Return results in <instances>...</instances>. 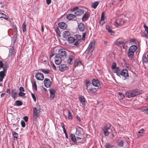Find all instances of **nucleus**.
<instances>
[{"instance_id":"obj_1","label":"nucleus","mask_w":148,"mask_h":148,"mask_svg":"<svg viewBox=\"0 0 148 148\" xmlns=\"http://www.w3.org/2000/svg\"><path fill=\"white\" fill-rule=\"evenodd\" d=\"M70 12H74V14L76 16H81L84 13L83 9L79 8L78 6L75 7L71 8L70 10Z\"/></svg>"},{"instance_id":"obj_2","label":"nucleus","mask_w":148,"mask_h":148,"mask_svg":"<svg viewBox=\"0 0 148 148\" xmlns=\"http://www.w3.org/2000/svg\"><path fill=\"white\" fill-rule=\"evenodd\" d=\"M68 53L65 58V61L68 64H72L74 59L75 54L73 52H68Z\"/></svg>"},{"instance_id":"obj_3","label":"nucleus","mask_w":148,"mask_h":148,"mask_svg":"<svg viewBox=\"0 0 148 148\" xmlns=\"http://www.w3.org/2000/svg\"><path fill=\"white\" fill-rule=\"evenodd\" d=\"M140 91L138 90H130L125 93L126 97L129 98L133 97L140 93Z\"/></svg>"},{"instance_id":"obj_4","label":"nucleus","mask_w":148,"mask_h":148,"mask_svg":"<svg viewBox=\"0 0 148 148\" xmlns=\"http://www.w3.org/2000/svg\"><path fill=\"white\" fill-rule=\"evenodd\" d=\"M8 65H5L3 69V71L0 72V82H2L6 75V71L8 68Z\"/></svg>"},{"instance_id":"obj_5","label":"nucleus","mask_w":148,"mask_h":148,"mask_svg":"<svg viewBox=\"0 0 148 148\" xmlns=\"http://www.w3.org/2000/svg\"><path fill=\"white\" fill-rule=\"evenodd\" d=\"M111 125L108 124L104 126L102 129L103 131L105 136H108L111 132L112 130L110 129Z\"/></svg>"},{"instance_id":"obj_6","label":"nucleus","mask_w":148,"mask_h":148,"mask_svg":"<svg viewBox=\"0 0 148 148\" xmlns=\"http://www.w3.org/2000/svg\"><path fill=\"white\" fill-rule=\"evenodd\" d=\"M95 42L94 41H92L90 43L86 51L88 53L90 54L93 51L95 48Z\"/></svg>"},{"instance_id":"obj_7","label":"nucleus","mask_w":148,"mask_h":148,"mask_svg":"<svg viewBox=\"0 0 148 148\" xmlns=\"http://www.w3.org/2000/svg\"><path fill=\"white\" fill-rule=\"evenodd\" d=\"M58 53L57 55H58L59 56H61L62 58H64L66 57L68 54V52H66L64 49H60L58 50Z\"/></svg>"},{"instance_id":"obj_8","label":"nucleus","mask_w":148,"mask_h":148,"mask_svg":"<svg viewBox=\"0 0 148 148\" xmlns=\"http://www.w3.org/2000/svg\"><path fill=\"white\" fill-rule=\"evenodd\" d=\"M82 129L79 127H77L76 128V134L78 136L77 139H83L82 135Z\"/></svg>"},{"instance_id":"obj_9","label":"nucleus","mask_w":148,"mask_h":148,"mask_svg":"<svg viewBox=\"0 0 148 148\" xmlns=\"http://www.w3.org/2000/svg\"><path fill=\"white\" fill-rule=\"evenodd\" d=\"M15 54V51L14 47H10L9 49V54L8 58L10 59H12Z\"/></svg>"},{"instance_id":"obj_10","label":"nucleus","mask_w":148,"mask_h":148,"mask_svg":"<svg viewBox=\"0 0 148 148\" xmlns=\"http://www.w3.org/2000/svg\"><path fill=\"white\" fill-rule=\"evenodd\" d=\"M120 75L125 78V79L126 78L128 77L129 75L127 70L126 69H124L121 71L118 76H120Z\"/></svg>"},{"instance_id":"obj_11","label":"nucleus","mask_w":148,"mask_h":148,"mask_svg":"<svg viewBox=\"0 0 148 148\" xmlns=\"http://www.w3.org/2000/svg\"><path fill=\"white\" fill-rule=\"evenodd\" d=\"M92 84L98 89L100 87V82L97 79H94L92 80Z\"/></svg>"},{"instance_id":"obj_12","label":"nucleus","mask_w":148,"mask_h":148,"mask_svg":"<svg viewBox=\"0 0 148 148\" xmlns=\"http://www.w3.org/2000/svg\"><path fill=\"white\" fill-rule=\"evenodd\" d=\"M62 58L58 55H56L55 57V64L57 65H59L62 61Z\"/></svg>"},{"instance_id":"obj_13","label":"nucleus","mask_w":148,"mask_h":148,"mask_svg":"<svg viewBox=\"0 0 148 148\" xmlns=\"http://www.w3.org/2000/svg\"><path fill=\"white\" fill-rule=\"evenodd\" d=\"M44 82L45 86L47 88L49 87L51 85V82L48 78H45Z\"/></svg>"},{"instance_id":"obj_14","label":"nucleus","mask_w":148,"mask_h":148,"mask_svg":"<svg viewBox=\"0 0 148 148\" xmlns=\"http://www.w3.org/2000/svg\"><path fill=\"white\" fill-rule=\"evenodd\" d=\"M35 77L36 79L39 80H42L44 78V76L43 74L40 73L38 72L36 74Z\"/></svg>"},{"instance_id":"obj_15","label":"nucleus","mask_w":148,"mask_h":148,"mask_svg":"<svg viewBox=\"0 0 148 148\" xmlns=\"http://www.w3.org/2000/svg\"><path fill=\"white\" fill-rule=\"evenodd\" d=\"M40 111L37 110L36 108H34L33 109V115L35 118H36L39 116V112Z\"/></svg>"},{"instance_id":"obj_16","label":"nucleus","mask_w":148,"mask_h":148,"mask_svg":"<svg viewBox=\"0 0 148 148\" xmlns=\"http://www.w3.org/2000/svg\"><path fill=\"white\" fill-rule=\"evenodd\" d=\"M66 18L70 20H75L76 19L75 15L72 14H69L66 16Z\"/></svg>"},{"instance_id":"obj_17","label":"nucleus","mask_w":148,"mask_h":148,"mask_svg":"<svg viewBox=\"0 0 148 148\" xmlns=\"http://www.w3.org/2000/svg\"><path fill=\"white\" fill-rule=\"evenodd\" d=\"M144 26L145 29V31L141 35V36L145 37V38H148V27L145 25H144Z\"/></svg>"},{"instance_id":"obj_18","label":"nucleus","mask_w":148,"mask_h":148,"mask_svg":"<svg viewBox=\"0 0 148 148\" xmlns=\"http://www.w3.org/2000/svg\"><path fill=\"white\" fill-rule=\"evenodd\" d=\"M86 89L88 92L91 93H94L97 92L98 89L97 88L89 87Z\"/></svg>"},{"instance_id":"obj_19","label":"nucleus","mask_w":148,"mask_h":148,"mask_svg":"<svg viewBox=\"0 0 148 148\" xmlns=\"http://www.w3.org/2000/svg\"><path fill=\"white\" fill-rule=\"evenodd\" d=\"M59 27L62 29H65L67 27V24L63 22H60L58 23Z\"/></svg>"},{"instance_id":"obj_20","label":"nucleus","mask_w":148,"mask_h":148,"mask_svg":"<svg viewBox=\"0 0 148 148\" xmlns=\"http://www.w3.org/2000/svg\"><path fill=\"white\" fill-rule=\"evenodd\" d=\"M78 27L79 30L82 32H83L85 29V26L84 24L82 23H78Z\"/></svg>"},{"instance_id":"obj_21","label":"nucleus","mask_w":148,"mask_h":148,"mask_svg":"<svg viewBox=\"0 0 148 148\" xmlns=\"http://www.w3.org/2000/svg\"><path fill=\"white\" fill-rule=\"evenodd\" d=\"M118 145L120 147H122L123 146L125 147H127L128 146V143L127 142L125 141L123 142L122 140L119 141L118 142Z\"/></svg>"},{"instance_id":"obj_22","label":"nucleus","mask_w":148,"mask_h":148,"mask_svg":"<svg viewBox=\"0 0 148 148\" xmlns=\"http://www.w3.org/2000/svg\"><path fill=\"white\" fill-rule=\"evenodd\" d=\"M58 68L59 70L61 71H63L69 69V67L65 65H61L58 66Z\"/></svg>"},{"instance_id":"obj_23","label":"nucleus","mask_w":148,"mask_h":148,"mask_svg":"<svg viewBox=\"0 0 148 148\" xmlns=\"http://www.w3.org/2000/svg\"><path fill=\"white\" fill-rule=\"evenodd\" d=\"M75 37L76 38V40L74 43V45L76 46H77L78 45V40H83L82 36L81 35L77 34L75 35Z\"/></svg>"},{"instance_id":"obj_24","label":"nucleus","mask_w":148,"mask_h":148,"mask_svg":"<svg viewBox=\"0 0 148 148\" xmlns=\"http://www.w3.org/2000/svg\"><path fill=\"white\" fill-rule=\"evenodd\" d=\"M79 100L83 106L85 105L86 99L84 97L82 96H80L79 98Z\"/></svg>"},{"instance_id":"obj_25","label":"nucleus","mask_w":148,"mask_h":148,"mask_svg":"<svg viewBox=\"0 0 148 148\" xmlns=\"http://www.w3.org/2000/svg\"><path fill=\"white\" fill-rule=\"evenodd\" d=\"M49 92L50 94V98L51 99H53L55 96L54 90L52 88L49 89Z\"/></svg>"},{"instance_id":"obj_26","label":"nucleus","mask_w":148,"mask_h":148,"mask_svg":"<svg viewBox=\"0 0 148 148\" xmlns=\"http://www.w3.org/2000/svg\"><path fill=\"white\" fill-rule=\"evenodd\" d=\"M17 91L15 89H13L11 91V96L12 98L15 99L16 97L17 96Z\"/></svg>"},{"instance_id":"obj_27","label":"nucleus","mask_w":148,"mask_h":148,"mask_svg":"<svg viewBox=\"0 0 148 148\" xmlns=\"http://www.w3.org/2000/svg\"><path fill=\"white\" fill-rule=\"evenodd\" d=\"M70 137L71 140L75 143H77V142L76 141V138L75 137L74 134H71L70 135Z\"/></svg>"},{"instance_id":"obj_28","label":"nucleus","mask_w":148,"mask_h":148,"mask_svg":"<svg viewBox=\"0 0 148 148\" xmlns=\"http://www.w3.org/2000/svg\"><path fill=\"white\" fill-rule=\"evenodd\" d=\"M70 34L69 32L68 31H64L63 33V36L64 38L66 40L70 36Z\"/></svg>"},{"instance_id":"obj_29","label":"nucleus","mask_w":148,"mask_h":148,"mask_svg":"<svg viewBox=\"0 0 148 148\" xmlns=\"http://www.w3.org/2000/svg\"><path fill=\"white\" fill-rule=\"evenodd\" d=\"M125 16L124 15L122 14L120 16L118 19H119V23H122V25L124 23L125 21L123 20V19L125 18Z\"/></svg>"},{"instance_id":"obj_30","label":"nucleus","mask_w":148,"mask_h":148,"mask_svg":"<svg viewBox=\"0 0 148 148\" xmlns=\"http://www.w3.org/2000/svg\"><path fill=\"white\" fill-rule=\"evenodd\" d=\"M134 53L133 52L130 51L129 50H128L127 54L128 56L130 59L132 60L134 57Z\"/></svg>"},{"instance_id":"obj_31","label":"nucleus","mask_w":148,"mask_h":148,"mask_svg":"<svg viewBox=\"0 0 148 148\" xmlns=\"http://www.w3.org/2000/svg\"><path fill=\"white\" fill-rule=\"evenodd\" d=\"M89 14L87 12H86L82 18V20L83 21H86L87 20L89 17Z\"/></svg>"},{"instance_id":"obj_32","label":"nucleus","mask_w":148,"mask_h":148,"mask_svg":"<svg viewBox=\"0 0 148 148\" xmlns=\"http://www.w3.org/2000/svg\"><path fill=\"white\" fill-rule=\"evenodd\" d=\"M137 49V47L136 46L132 45L130 47L129 50L130 51L133 52V53H134Z\"/></svg>"},{"instance_id":"obj_33","label":"nucleus","mask_w":148,"mask_h":148,"mask_svg":"<svg viewBox=\"0 0 148 148\" xmlns=\"http://www.w3.org/2000/svg\"><path fill=\"white\" fill-rule=\"evenodd\" d=\"M112 71L113 72L116 73V75H117L118 76L119 74L120 71H121L120 68L117 67H116V68L113 69Z\"/></svg>"},{"instance_id":"obj_34","label":"nucleus","mask_w":148,"mask_h":148,"mask_svg":"<svg viewBox=\"0 0 148 148\" xmlns=\"http://www.w3.org/2000/svg\"><path fill=\"white\" fill-rule=\"evenodd\" d=\"M99 3V1H95L92 3L91 6L92 8L95 9L98 6Z\"/></svg>"},{"instance_id":"obj_35","label":"nucleus","mask_w":148,"mask_h":148,"mask_svg":"<svg viewBox=\"0 0 148 148\" xmlns=\"http://www.w3.org/2000/svg\"><path fill=\"white\" fill-rule=\"evenodd\" d=\"M67 39L69 43H72L76 41L75 38L73 37H69Z\"/></svg>"},{"instance_id":"obj_36","label":"nucleus","mask_w":148,"mask_h":148,"mask_svg":"<svg viewBox=\"0 0 148 148\" xmlns=\"http://www.w3.org/2000/svg\"><path fill=\"white\" fill-rule=\"evenodd\" d=\"M145 132V130L143 128H142L140 129L139 131L137 133V136L138 137H141L143 133Z\"/></svg>"},{"instance_id":"obj_37","label":"nucleus","mask_w":148,"mask_h":148,"mask_svg":"<svg viewBox=\"0 0 148 148\" xmlns=\"http://www.w3.org/2000/svg\"><path fill=\"white\" fill-rule=\"evenodd\" d=\"M81 64L82 63L80 61L78 60H76L75 61L73 66L74 67H75L78 66H80Z\"/></svg>"},{"instance_id":"obj_38","label":"nucleus","mask_w":148,"mask_h":148,"mask_svg":"<svg viewBox=\"0 0 148 148\" xmlns=\"http://www.w3.org/2000/svg\"><path fill=\"white\" fill-rule=\"evenodd\" d=\"M4 18L5 19L8 20V16L2 13H0V18Z\"/></svg>"},{"instance_id":"obj_39","label":"nucleus","mask_w":148,"mask_h":148,"mask_svg":"<svg viewBox=\"0 0 148 148\" xmlns=\"http://www.w3.org/2000/svg\"><path fill=\"white\" fill-rule=\"evenodd\" d=\"M91 85V83L88 79L85 80V85L86 87V89H87L90 87V86Z\"/></svg>"},{"instance_id":"obj_40","label":"nucleus","mask_w":148,"mask_h":148,"mask_svg":"<svg viewBox=\"0 0 148 148\" xmlns=\"http://www.w3.org/2000/svg\"><path fill=\"white\" fill-rule=\"evenodd\" d=\"M124 43V42L122 40H117L114 42V43L117 45H119Z\"/></svg>"},{"instance_id":"obj_41","label":"nucleus","mask_w":148,"mask_h":148,"mask_svg":"<svg viewBox=\"0 0 148 148\" xmlns=\"http://www.w3.org/2000/svg\"><path fill=\"white\" fill-rule=\"evenodd\" d=\"M119 19H118L115 21L114 23V25L117 27L120 25H122V23H119Z\"/></svg>"},{"instance_id":"obj_42","label":"nucleus","mask_w":148,"mask_h":148,"mask_svg":"<svg viewBox=\"0 0 148 148\" xmlns=\"http://www.w3.org/2000/svg\"><path fill=\"white\" fill-rule=\"evenodd\" d=\"M130 43L132 45H134L135 46H136V45H137V42L134 39L131 40Z\"/></svg>"},{"instance_id":"obj_43","label":"nucleus","mask_w":148,"mask_h":148,"mask_svg":"<svg viewBox=\"0 0 148 148\" xmlns=\"http://www.w3.org/2000/svg\"><path fill=\"white\" fill-rule=\"evenodd\" d=\"M41 71L43 73L45 74H48L50 71V70L48 69H41Z\"/></svg>"},{"instance_id":"obj_44","label":"nucleus","mask_w":148,"mask_h":148,"mask_svg":"<svg viewBox=\"0 0 148 148\" xmlns=\"http://www.w3.org/2000/svg\"><path fill=\"white\" fill-rule=\"evenodd\" d=\"M25 22H24L23 23V25L22 26V28L23 30V32H26V25H25L24 24Z\"/></svg>"},{"instance_id":"obj_45","label":"nucleus","mask_w":148,"mask_h":148,"mask_svg":"<svg viewBox=\"0 0 148 148\" xmlns=\"http://www.w3.org/2000/svg\"><path fill=\"white\" fill-rule=\"evenodd\" d=\"M16 103V105L17 106H20L22 105L23 103H22L18 100L16 101H15Z\"/></svg>"},{"instance_id":"obj_46","label":"nucleus","mask_w":148,"mask_h":148,"mask_svg":"<svg viewBox=\"0 0 148 148\" xmlns=\"http://www.w3.org/2000/svg\"><path fill=\"white\" fill-rule=\"evenodd\" d=\"M68 118L69 119H71L72 118V116L71 111L70 110H68Z\"/></svg>"},{"instance_id":"obj_47","label":"nucleus","mask_w":148,"mask_h":148,"mask_svg":"<svg viewBox=\"0 0 148 148\" xmlns=\"http://www.w3.org/2000/svg\"><path fill=\"white\" fill-rule=\"evenodd\" d=\"M5 65H8L6 64H4L3 62L1 60H0V68H3V69Z\"/></svg>"},{"instance_id":"obj_48","label":"nucleus","mask_w":148,"mask_h":148,"mask_svg":"<svg viewBox=\"0 0 148 148\" xmlns=\"http://www.w3.org/2000/svg\"><path fill=\"white\" fill-rule=\"evenodd\" d=\"M118 93L121 99H123L125 97V95L124 94H123L122 92H119Z\"/></svg>"},{"instance_id":"obj_49","label":"nucleus","mask_w":148,"mask_h":148,"mask_svg":"<svg viewBox=\"0 0 148 148\" xmlns=\"http://www.w3.org/2000/svg\"><path fill=\"white\" fill-rule=\"evenodd\" d=\"M105 147L106 148H112V146L109 143H106L105 145Z\"/></svg>"},{"instance_id":"obj_50","label":"nucleus","mask_w":148,"mask_h":148,"mask_svg":"<svg viewBox=\"0 0 148 148\" xmlns=\"http://www.w3.org/2000/svg\"><path fill=\"white\" fill-rule=\"evenodd\" d=\"M32 87L35 90H37V86L35 82H34L32 84Z\"/></svg>"},{"instance_id":"obj_51","label":"nucleus","mask_w":148,"mask_h":148,"mask_svg":"<svg viewBox=\"0 0 148 148\" xmlns=\"http://www.w3.org/2000/svg\"><path fill=\"white\" fill-rule=\"evenodd\" d=\"M143 62H147V58L145 56H143Z\"/></svg>"},{"instance_id":"obj_52","label":"nucleus","mask_w":148,"mask_h":148,"mask_svg":"<svg viewBox=\"0 0 148 148\" xmlns=\"http://www.w3.org/2000/svg\"><path fill=\"white\" fill-rule=\"evenodd\" d=\"M100 20L101 21H104V14L103 12H102L101 14Z\"/></svg>"},{"instance_id":"obj_53","label":"nucleus","mask_w":148,"mask_h":148,"mask_svg":"<svg viewBox=\"0 0 148 148\" xmlns=\"http://www.w3.org/2000/svg\"><path fill=\"white\" fill-rule=\"evenodd\" d=\"M116 64L115 62L113 63L111 66V68L113 70L114 69L116 68Z\"/></svg>"},{"instance_id":"obj_54","label":"nucleus","mask_w":148,"mask_h":148,"mask_svg":"<svg viewBox=\"0 0 148 148\" xmlns=\"http://www.w3.org/2000/svg\"><path fill=\"white\" fill-rule=\"evenodd\" d=\"M25 94L22 92H20L18 93V95L19 96L24 97L25 96Z\"/></svg>"},{"instance_id":"obj_55","label":"nucleus","mask_w":148,"mask_h":148,"mask_svg":"<svg viewBox=\"0 0 148 148\" xmlns=\"http://www.w3.org/2000/svg\"><path fill=\"white\" fill-rule=\"evenodd\" d=\"M13 134L14 138H18V134L16 132H14Z\"/></svg>"},{"instance_id":"obj_56","label":"nucleus","mask_w":148,"mask_h":148,"mask_svg":"<svg viewBox=\"0 0 148 148\" xmlns=\"http://www.w3.org/2000/svg\"><path fill=\"white\" fill-rule=\"evenodd\" d=\"M31 95H32V98H33V99L34 100V101L35 102H36V99L35 97L34 94V93H31Z\"/></svg>"},{"instance_id":"obj_57","label":"nucleus","mask_w":148,"mask_h":148,"mask_svg":"<svg viewBox=\"0 0 148 148\" xmlns=\"http://www.w3.org/2000/svg\"><path fill=\"white\" fill-rule=\"evenodd\" d=\"M56 33H57L58 35V36H60V30L58 29L57 28L56 29Z\"/></svg>"},{"instance_id":"obj_58","label":"nucleus","mask_w":148,"mask_h":148,"mask_svg":"<svg viewBox=\"0 0 148 148\" xmlns=\"http://www.w3.org/2000/svg\"><path fill=\"white\" fill-rule=\"evenodd\" d=\"M21 124L23 127H25V124L24 121H22L21 122Z\"/></svg>"},{"instance_id":"obj_59","label":"nucleus","mask_w":148,"mask_h":148,"mask_svg":"<svg viewBox=\"0 0 148 148\" xmlns=\"http://www.w3.org/2000/svg\"><path fill=\"white\" fill-rule=\"evenodd\" d=\"M86 33L85 32H84L82 33V39L83 40H84L85 36H86Z\"/></svg>"},{"instance_id":"obj_60","label":"nucleus","mask_w":148,"mask_h":148,"mask_svg":"<svg viewBox=\"0 0 148 148\" xmlns=\"http://www.w3.org/2000/svg\"><path fill=\"white\" fill-rule=\"evenodd\" d=\"M36 108L37 110H39L40 111V107L38 104H36Z\"/></svg>"},{"instance_id":"obj_61","label":"nucleus","mask_w":148,"mask_h":148,"mask_svg":"<svg viewBox=\"0 0 148 148\" xmlns=\"http://www.w3.org/2000/svg\"><path fill=\"white\" fill-rule=\"evenodd\" d=\"M23 119L25 122H27L28 120V117L27 116H25L23 118Z\"/></svg>"},{"instance_id":"obj_62","label":"nucleus","mask_w":148,"mask_h":148,"mask_svg":"<svg viewBox=\"0 0 148 148\" xmlns=\"http://www.w3.org/2000/svg\"><path fill=\"white\" fill-rule=\"evenodd\" d=\"M106 29L108 31V32L110 30H111V29L110 27L108 25L106 26Z\"/></svg>"},{"instance_id":"obj_63","label":"nucleus","mask_w":148,"mask_h":148,"mask_svg":"<svg viewBox=\"0 0 148 148\" xmlns=\"http://www.w3.org/2000/svg\"><path fill=\"white\" fill-rule=\"evenodd\" d=\"M17 36L16 35H15L13 37V39L14 41V42H15V41L16 40Z\"/></svg>"},{"instance_id":"obj_64","label":"nucleus","mask_w":148,"mask_h":148,"mask_svg":"<svg viewBox=\"0 0 148 148\" xmlns=\"http://www.w3.org/2000/svg\"><path fill=\"white\" fill-rule=\"evenodd\" d=\"M108 32L111 35H112L114 33V32L111 29L108 31Z\"/></svg>"}]
</instances>
